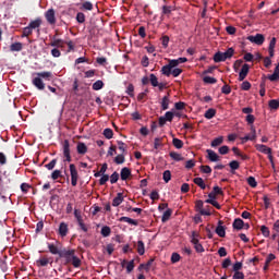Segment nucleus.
<instances>
[{
	"instance_id": "nucleus-1",
	"label": "nucleus",
	"mask_w": 279,
	"mask_h": 279,
	"mask_svg": "<svg viewBox=\"0 0 279 279\" xmlns=\"http://www.w3.org/2000/svg\"><path fill=\"white\" fill-rule=\"evenodd\" d=\"M60 258L65 267H70V265L75 269H80L82 267V259L77 257V254L73 248L63 247V252L60 253Z\"/></svg>"
},
{
	"instance_id": "nucleus-2",
	"label": "nucleus",
	"mask_w": 279,
	"mask_h": 279,
	"mask_svg": "<svg viewBox=\"0 0 279 279\" xmlns=\"http://www.w3.org/2000/svg\"><path fill=\"white\" fill-rule=\"evenodd\" d=\"M234 56V48H229L226 52L218 51L214 54V62H226Z\"/></svg>"
},
{
	"instance_id": "nucleus-3",
	"label": "nucleus",
	"mask_w": 279,
	"mask_h": 279,
	"mask_svg": "<svg viewBox=\"0 0 279 279\" xmlns=\"http://www.w3.org/2000/svg\"><path fill=\"white\" fill-rule=\"evenodd\" d=\"M63 162H72L73 158L71 157V143L69 140L63 141Z\"/></svg>"
},
{
	"instance_id": "nucleus-4",
	"label": "nucleus",
	"mask_w": 279,
	"mask_h": 279,
	"mask_svg": "<svg viewBox=\"0 0 279 279\" xmlns=\"http://www.w3.org/2000/svg\"><path fill=\"white\" fill-rule=\"evenodd\" d=\"M48 25H56L58 20L56 19V10L53 8L48 9L44 14Z\"/></svg>"
},
{
	"instance_id": "nucleus-5",
	"label": "nucleus",
	"mask_w": 279,
	"mask_h": 279,
	"mask_svg": "<svg viewBox=\"0 0 279 279\" xmlns=\"http://www.w3.org/2000/svg\"><path fill=\"white\" fill-rule=\"evenodd\" d=\"M70 175L72 186H77V180H80V173L77 172V167L74 163L70 165Z\"/></svg>"
},
{
	"instance_id": "nucleus-6",
	"label": "nucleus",
	"mask_w": 279,
	"mask_h": 279,
	"mask_svg": "<svg viewBox=\"0 0 279 279\" xmlns=\"http://www.w3.org/2000/svg\"><path fill=\"white\" fill-rule=\"evenodd\" d=\"M247 40H250V43H253L254 45L260 46L265 43V35L263 34H256L255 36L251 35L247 37Z\"/></svg>"
},
{
	"instance_id": "nucleus-7",
	"label": "nucleus",
	"mask_w": 279,
	"mask_h": 279,
	"mask_svg": "<svg viewBox=\"0 0 279 279\" xmlns=\"http://www.w3.org/2000/svg\"><path fill=\"white\" fill-rule=\"evenodd\" d=\"M196 210L199 213V215H203L205 217H210L211 213L210 210L204 209V202L203 201H197L195 204Z\"/></svg>"
},
{
	"instance_id": "nucleus-8",
	"label": "nucleus",
	"mask_w": 279,
	"mask_h": 279,
	"mask_svg": "<svg viewBox=\"0 0 279 279\" xmlns=\"http://www.w3.org/2000/svg\"><path fill=\"white\" fill-rule=\"evenodd\" d=\"M255 149L259 151V154H265L266 156H268V154H272L271 148L265 144H255Z\"/></svg>"
},
{
	"instance_id": "nucleus-9",
	"label": "nucleus",
	"mask_w": 279,
	"mask_h": 279,
	"mask_svg": "<svg viewBox=\"0 0 279 279\" xmlns=\"http://www.w3.org/2000/svg\"><path fill=\"white\" fill-rule=\"evenodd\" d=\"M215 232L220 236V239H226V227H223V220L218 221Z\"/></svg>"
},
{
	"instance_id": "nucleus-10",
	"label": "nucleus",
	"mask_w": 279,
	"mask_h": 279,
	"mask_svg": "<svg viewBox=\"0 0 279 279\" xmlns=\"http://www.w3.org/2000/svg\"><path fill=\"white\" fill-rule=\"evenodd\" d=\"M58 234L59 236H62V239L69 234V225L66 222H61L59 225Z\"/></svg>"
},
{
	"instance_id": "nucleus-11",
	"label": "nucleus",
	"mask_w": 279,
	"mask_h": 279,
	"mask_svg": "<svg viewBox=\"0 0 279 279\" xmlns=\"http://www.w3.org/2000/svg\"><path fill=\"white\" fill-rule=\"evenodd\" d=\"M247 73H250V64L245 63L242 65V69L239 73V82H243V80L247 77Z\"/></svg>"
},
{
	"instance_id": "nucleus-12",
	"label": "nucleus",
	"mask_w": 279,
	"mask_h": 279,
	"mask_svg": "<svg viewBox=\"0 0 279 279\" xmlns=\"http://www.w3.org/2000/svg\"><path fill=\"white\" fill-rule=\"evenodd\" d=\"M64 45H66V41H64L63 39H58L56 38V36L52 38L50 43V47H56L57 49H63Z\"/></svg>"
},
{
	"instance_id": "nucleus-13",
	"label": "nucleus",
	"mask_w": 279,
	"mask_h": 279,
	"mask_svg": "<svg viewBox=\"0 0 279 279\" xmlns=\"http://www.w3.org/2000/svg\"><path fill=\"white\" fill-rule=\"evenodd\" d=\"M40 25H43V20L40 17H37L35 21H32L29 24H28V27L31 29H37V33L40 34Z\"/></svg>"
},
{
	"instance_id": "nucleus-14",
	"label": "nucleus",
	"mask_w": 279,
	"mask_h": 279,
	"mask_svg": "<svg viewBox=\"0 0 279 279\" xmlns=\"http://www.w3.org/2000/svg\"><path fill=\"white\" fill-rule=\"evenodd\" d=\"M120 178L123 181L130 180V178H132V170H130V168L128 167L122 168L120 172Z\"/></svg>"
},
{
	"instance_id": "nucleus-15",
	"label": "nucleus",
	"mask_w": 279,
	"mask_h": 279,
	"mask_svg": "<svg viewBox=\"0 0 279 279\" xmlns=\"http://www.w3.org/2000/svg\"><path fill=\"white\" fill-rule=\"evenodd\" d=\"M76 151L80 156H84L88 153V146H86L83 142H78L76 145Z\"/></svg>"
},
{
	"instance_id": "nucleus-16",
	"label": "nucleus",
	"mask_w": 279,
	"mask_h": 279,
	"mask_svg": "<svg viewBox=\"0 0 279 279\" xmlns=\"http://www.w3.org/2000/svg\"><path fill=\"white\" fill-rule=\"evenodd\" d=\"M48 250L50 254L58 255L59 258H60V253L64 252V248H58V246H56V244L53 243H48Z\"/></svg>"
},
{
	"instance_id": "nucleus-17",
	"label": "nucleus",
	"mask_w": 279,
	"mask_h": 279,
	"mask_svg": "<svg viewBox=\"0 0 279 279\" xmlns=\"http://www.w3.org/2000/svg\"><path fill=\"white\" fill-rule=\"evenodd\" d=\"M207 158L210 162H219V155L213 149H207Z\"/></svg>"
},
{
	"instance_id": "nucleus-18",
	"label": "nucleus",
	"mask_w": 279,
	"mask_h": 279,
	"mask_svg": "<svg viewBox=\"0 0 279 279\" xmlns=\"http://www.w3.org/2000/svg\"><path fill=\"white\" fill-rule=\"evenodd\" d=\"M232 226L234 230H243V228H245V222L241 218H235Z\"/></svg>"
},
{
	"instance_id": "nucleus-19",
	"label": "nucleus",
	"mask_w": 279,
	"mask_h": 279,
	"mask_svg": "<svg viewBox=\"0 0 279 279\" xmlns=\"http://www.w3.org/2000/svg\"><path fill=\"white\" fill-rule=\"evenodd\" d=\"M191 243L194 244V248L198 254L205 252L204 246L202 245V243H199V239L191 240Z\"/></svg>"
},
{
	"instance_id": "nucleus-20",
	"label": "nucleus",
	"mask_w": 279,
	"mask_h": 279,
	"mask_svg": "<svg viewBox=\"0 0 279 279\" xmlns=\"http://www.w3.org/2000/svg\"><path fill=\"white\" fill-rule=\"evenodd\" d=\"M40 80H46V82H51L53 80V73L51 72H39L36 74Z\"/></svg>"
},
{
	"instance_id": "nucleus-21",
	"label": "nucleus",
	"mask_w": 279,
	"mask_h": 279,
	"mask_svg": "<svg viewBox=\"0 0 279 279\" xmlns=\"http://www.w3.org/2000/svg\"><path fill=\"white\" fill-rule=\"evenodd\" d=\"M33 84L36 86V88H38V90H45V83L39 76L33 80Z\"/></svg>"
},
{
	"instance_id": "nucleus-22",
	"label": "nucleus",
	"mask_w": 279,
	"mask_h": 279,
	"mask_svg": "<svg viewBox=\"0 0 279 279\" xmlns=\"http://www.w3.org/2000/svg\"><path fill=\"white\" fill-rule=\"evenodd\" d=\"M171 215H173V209L168 208L161 217L162 223H167L171 219Z\"/></svg>"
},
{
	"instance_id": "nucleus-23",
	"label": "nucleus",
	"mask_w": 279,
	"mask_h": 279,
	"mask_svg": "<svg viewBox=\"0 0 279 279\" xmlns=\"http://www.w3.org/2000/svg\"><path fill=\"white\" fill-rule=\"evenodd\" d=\"M169 104L171 100L169 99V94L163 96L161 99V110H169Z\"/></svg>"
},
{
	"instance_id": "nucleus-24",
	"label": "nucleus",
	"mask_w": 279,
	"mask_h": 279,
	"mask_svg": "<svg viewBox=\"0 0 279 279\" xmlns=\"http://www.w3.org/2000/svg\"><path fill=\"white\" fill-rule=\"evenodd\" d=\"M121 204H123V193H118L117 197H114L112 201V206L117 207L121 206Z\"/></svg>"
},
{
	"instance_id": "nucleus-25",
	"label": "nucleus",
	"mask_w": 279,
	"mask_h": 279,
	"mask_svg": "<svg viewBox=\"0 0 279 279\" xmlns=\"http://www.w3.org/2000/svg\"><path fill=\"white\" fill-rule=\"evenodd\" d=\"M119 221H122L124 223H130V226H138V221L137 220H134V219H132L130 217H125V216L121 217L119 219Z\"/></svg>"
},
{
	"instance_id": "nucleus-26",
	"label": "nucleus",
	"mask_w": 279,
	"mask_h": 279,
	"mask_svg": "<svg viewBox=\"0 0 279 279\" xmlns=\"http://www.w3.org/2000/svg\"><path fill=\"white\" fill-rule=\"evenodd\" d=\"M194 184H196V186H199V189H202V191H206V183H204V179L202 178H195L193 180Z\"/></svg>"
},
{
	"instance_id": "nucleus-27",
	"label": "nucleus",
	"mask_w": 279,
	"mask_h": 279,
	"mask_svg": "<svg viewBox=\"0 0 279 279\" xmlns=\"http://www.w3.org/2000/svg\"><path fill=\"white\" fill-rule=\"evenodd\" d=\"M173 69L170 68L169 64H166L161 68V73L162 75H166V77H170L171 76V73H172Z\"/></svg>"
},
{
	"instance_id": "nucleus-28",
	"label": "nucleus",
	"mask_w": 279,
	"mask_h": 279,
	"mask_svg": "<svg viewBox=\"0 0 279 279\" xmlns=\"http://www.w3.org/2000/svg\"><path fill=\"white\" fill-rule=\"evenodd\" d=\"M172 145L173 147H175V149H182V147H184V142H182V140L174 137L172 140Z\"/></svg>"
},
{
	"instance_id": "nucleus-29",
	"label": "nucleus",
	"mask_w": 279,
	"mask_h": 279,
	"mask_svg": "<svg viewBox=\"0 0 279 279\" xmlns=\"http://www.w3.org/2000/svg\"><path fill=\"white\" fill-rule=\"evenodd\" d=\"M169 156H170V158H172V160H175L177 162L184 160V157H182L181 154L175 153V151H170Z\"/></svg>"
},
{
	"instance_id": "nucleus-30",
	"label": "nucleus",
	"mask_w": 279,
	"mask_h": 279,
	"mask_svg": "<svg viewBox=\"0 0 279 279\" xmlns=\"http://www.w3.org/2000/svg\"><path fill=\"white\" fill-rule=\"evenodd\" d=\"M10 51H23V44L22 43L11 44Z\"/></svg>"
},
{
	"instance_id": "nucleus-31",
	"label": "nucleus",
	"mask_w": 279,
	"mask_h": 279,
	"mask_svg": "<svg viewBox=\"0 0 279 279\" xmlns=\"http://www.w3.org/2000/svg\"><path fill=\"white\" fill-rule=\"evenodd\" d=\"M137 253L140 256H143L145 254V243L143 240L137 241Z\"/></svg>"
},
{
	"instance_id": "nucleus-32",
	"label": "nucleus",
	"mask_w": 279,
	"mask_h": 279,
	"mask_svg": "<svg viewBox=\"0 0 279 279\" xmlns=\"http://www.w3.org/2000/svg\"><path fill=\"white\" fill-rule=\"evenodd\" d=\"M32 34H34L33 28H31L29 26H26L23 28L22 38H27V37L32 36Z\"/></svg>"
},
{
	"instance_id": "nucleus-33",
	"label": "nucleus",
	"mask_w": 279,
	"mask_h": 279,
	"mask_svg": "<svg viewBox=\"0 0 279 279\" xmlns=\"http://www.w3.org/2000/svg\"><path fill=\"white\" fill-rule=\"evenodd\" d=\"M104 86H105L104 81L98 80V81H96V82L92 85V88H93V90H101V88H104Z\"/></svg>"
},
{
	"instance_id": "nucleus-34",
	"label": "nucleus",
	"mask_w": 279,
	"mask_h": 279,
	"mask_svg": "<svg viewBox=\"0 0 279 279\" xmlns=\"http://www.w3.org/2000/svg\"><path fill=\"white\" fill-rule=\"evenodd\" d=\"M268 106H269L270 110H278L279 100L278 99H271V100H269Z\"/></svg>"
},
{
	"instance_id": "nucleus-35",
	"label": "nucleus",
	"mask_w": 279,
	"mask_h": 279,
	"mask_svg": "<svg viewBox=\"0 0 279 279\" xmlns=\"http://www.w3.org/2000/svg\"><path fill=\"white\" fill-rule=\"evenodd\" d=\"M215 114H217V110L210 108L205 112L204 117L205 119H214Z\"/></svg>"
},
{
	"instance_id": "nucleus-36",
	"label": "nucleus",
	"mask_w": 279,
	"mask_h": 279,
	"mask_svg": "<svg viewBox=\"0 0 279 279\" xmlns=\"http://www.w3.org/2000/svg\"><path fill=\"white\" fill-rule=\"evenodd\" d=\"M229 167L231 169V173H234V171H236V169H239V167H241V163H239V161H236V160H232L229 163Z\"/></svg>"
},
{
	"instance_id": "nucleus-37",
	"label": "nucleus",
	"mask_w": 279,
	"mask_h": 279,
	"mask_svg": "<svg viewBox=\"0 0 279 279\" xmlns=\"http://www.w3.org/2000/svg\"><path fill=\"white\" fill-rule=\"evenodd\" d=\"M56 165H58V159H52L49 163L45 165L48 171H53L56 169Z\"/></svg>"
},
{
	"instance_id": "nucleus-38",
	"label": "nucleus",
	"mask_w": 279,
	"mask_h": 279,
	"mask_svg": "<svg viewBox=\"0 0 279 279\" xmlns=\"http://www.w3.org/2000/svg\"><path fill=\"white\" fill-rule=\"evenodd\" d=\"M267 80H269V82H278L279 81V72L274 71L272 74H268Z\"/></svg>"
},
{
	"instance_id": "nucleus-39",
	"label": "nucleus",
	"mask_w": 279,
	"mask_h": 279,
	"mask_svg": "<svg viewBox=\"0 0 279 279\" xmlns=\"http://www.w3.org/2000/svg\"><path fill=\"white\" fill-rule=\"evenodd\" d=\"M175 11V7L173 5H163L162 14H171V12Z\"/></svg>"
},
{
	"instance_id": "nucleus-40",
	"label": "nucleus",
	"mask_w": 279,
	"mask_h": 279,
	"mask_svg": "<svg viewBox=\"0 0 279 279\" xmlns=\"http://www.w3.org/2000/svg\"><path fill=\"white\" fill-rule=\"evenodd\" d=\"M149 82L151 84V86H154V88L158 87V77L156 76V74H150L149 75Z\"/></svg>"
},
{
	"instance_id": "nucleus-41",
	"label": "nucleus",
	"mask_w": 279,
	"mask_h": 279,
	"mask_svg": "<svg viewBox=\"0 0 279 279\" xmlns=\"http://www.w3.org/2000/svg\"><path fill=\"white\" fill-rule=\"evenodd\" d=\"M114 162H116V165H123V162H125V155H123V153H122V154L116 156Z\"/></svg>"
},
{
	"instance_id": "nucleus-42",
	"label": "nucleus",
	"mask_w": 279,
	"mask_h": 279,
	"mask_svg": "<svg viewBox=\"0 0 279 279\" xmlns=\"http://www.w3.org/2000/svg\"><path fill=\"white\" fill-rule=\"evenodd\" d=\"M222 143H223V136L216 137L211 142V147H219V145H221Z\"/></svg>"
},
{
	"instance_id": "nucleus-43",
	"label": "nucleus",
	"mask_w": 279,
	"mask_h": 279,
	"mask_svg": "<svg viewBox=\"0 0 279 279\" xmlns=\"http://www.w3.org/2000/svg\"><path fill=\"white\" fill-rule=\"evenodd\" d=\"M112 232V229H110V227L105 226L101 228L100 234H102L104 236H110Z\"/></svg>"
},
{
	"instance_id": "nucleus-44",
	"label": "nucleus",
	"mask_w": 279,
	"mask_h": 279,
	"mask_svg": "<svg viewBox=\"0 0 279 279\" xmlns=\"http://www.w3.org/2000/svg\"><path fill=\"white\" fill-rule=\"evenodd\" d=\"M104 136H105V138H108V141H110V138H112V136H114V132L112 131V129H105Z\"/></svg>"
},
{
	"instance_id": "nucleus-45",
	"label": "nucleus",
	"mask_w": 279,
	"mask_h": 279,
	"mask_svg": "<svg viewBox=\"0 0 279 279\" xmlns=\"http://www.w3.org/2000/svg\"><path fill=\"white\" fill-rule=\"evenodd\" d=\"M204 84H217V78L213 76H205L203 77Z\"/></svg>"
},
{
	"instance_id": "nucleus-46",
	"label": "nucleus",
	"mask_w": 279,
	"mask_h": 279,
	"mask_svg": "<svg viewBox=\"0 0 279 279\" xmlns=\"http://www.w3.org/2000/svg\"><path fill=\"white\" fill-rule=\"evenodd\" d=\"M247 184L252 187V189H256V186H258V183L256 182V179L254 177H248L247 178Z\"/></svg>"
},
{
	"instance_id": "nucleus-47",
	"label": "nucleus",
	"mask_w": 279,
	"mask_h": 279,
	"mask_svg": "<svg viewBox=\"0 0 279 279\" xmlns=\"http://www.w3.org/2000/svg\"><path fill=\"white\" fill-rule=\"evenodd\" d=\"M81 10H87L88 12H92L93 4L90 3V1H85L83 2Z\"/></svg>"
},
{
	"instance_id": "nucleus-48",
	"label": "nucleus",
	"mask_w": 279,
	"mask_h": 279,
	"mask_svg": "<svg viewBox=\"0 0 279 279\" xmlns=\"http://www.w3.org/2000/svg\"><path fill=\"white\" fill-rule=\"evenodd\" d=\"M221 93L222 95H230V93H232V87L225 83V85L221 88Z\"/></svg>"
},
{
	"instance_id": "nucleus-49",
	"label": "nucleus",
	"mask_w": 279,
	"mask_h": 279,
	"mask_svg": "<svg viewBox=\"0 0 279 279\" xmlns=\"http://www.w3.org/2000/svg\"><path fill=\"white\" fill-rule=\"evenodd\" d=\"M76 21L77 23H86V15L83 12H78L76 14Z\"/></svg>"
},
{
	"instance_id": "nucleus-50",
	"label": "nucleus",
	"mask_w": 279,
	"mask_h": 279,
	"mask_svg": "<svg viewBox=\"0 0 279 279\" xmlns=\"http://www.w3.org/2000/svg\"><path fill=\"white\" fill-rule=\"evenodd\" d=\"M243 65V60L239 59L233 63V70L235 73H239V70Z\"/></svg>"
},
{
	"instance_id": "nucleus-51",
	"label": "nucleus",
	"mask_w": 279,
	"mask_h": 279,
	"mask_svg": "<svg viewBox=\"0 0 279 279\" xmlns=\"http://www.w3.org/2000/svg\"><path fill=\"white\" fill-rule=\"evenodd\" d=\"M162 147V137H156L154 141V149Z\"/></svg>"
},
{
	"instance_id": "nucleus-52",
	"label": "nucleus",
	"mask_w": 279,
	"mask_h": 279,
	"mask_svg": "<svg viewBox=\"0 0 279 279\" xmlns=\"http://www.w3.org/2000/svg\"><path fill=\"white\" fill-rule=\"evenodd\" d=\"M163 182H166V184H168V182H171V171L170 170L163 171Z\"/></svg>"
},
{
	"instance_id": "nucleus-53",
	"label": "nucleus",
	"mask_w": 279,
	"mask_h": 279,
	"mask_svg": "<svg viewBox=\"0 0 279 279\" xmlns=\"http://www.w3.org/2000/svg\"><path fill=\"white\" fill-rule=\"evenodd\" d=\"M134 259H132L126 264V274H132V271H134Z\"/></svg>"
},
{
	"instance_id": "nucleus-54",
	"label": "nucleus",
	"mask_w": 279,
	"mask_h": 279,
	"mask_svg": "<svg viewBox=\"0 0 279 279\" xmlns=\"http://www.w3.org/2000/svg\"><path fill=\"white\" fill-rule=\"evenodd\" d=\"M118 149H120L122 154H125V151H128V146L125 143L118 141Z\"/></svg>"
},
{
	"instance_id": "nucleus-55",
	"label": "nucleus",
	"mask_w": 279,
	"mask_h": 279,
	"mask_svg": "<svg viewBox=\"0 0 279 279\" xmlns=\"http://www.w3.org/2000/svg\"><path fill=\"white\" fill-rule=\"evenodd\" d=\"M110 182L111 184H117V182H119V172L116 171L110 175Z\"/></svg>"
},
{
	"instance_id": "nucleus-56",
	"label": "nucleus",
	"mask_w": 279,
	"mask_h": 279,
	"mask_svg": "<svg viewBox=\"0 0 279 279\" xmlns=\"http://www.w3.org/2000/svg\"><path fill=\"white\" fill-rule=\"evenodd\" d=\"M260 232L263 234V236H265L266 239L269 236L270 232H269V228L267 226H262L260 227Z\"/></svg>"
},
{
	"instance_id": "nucleus-57",
	"label": "nucleus",
	"mask_w": 279,
	"mask_h": 279,
	"mask_svg": "<svg viewBox=\"0 0 279 279\" xmlns=\"http://www.w3.org/2000/svg\"><path fill=\"white\" fill-rule=\"evenodd\" d=\"M163 117L166 118V121H169V123H171V121H173V117H175V113H173L172 111H167Z\"/></svg>"
},
{
	"instance_id": "nucleus-58",
	"label": "nucleus",
	"mask_w": 279,
	"mask_h": 279,
	"mask_svg": "<svg viewBox=\"0 0 279 279\" xmlns=\"http://www.w3.org/2000/svg\"><path fill=\"white\" fill-rule=\"evenodd\" d=\"M230 265H232V259H230V257L223 259L221 267L222 269H228V267H230Z\"/></svg>"
},
{
	"instance_id": "nucleus-59",
	"label": "nucleus",
	"mask_w": 279,
	"mask_h": 279,
	"mask_svg": "<svg viewBox=\"0 0 279 279\" xmlns=\"http://www.w3.org/2000/svg\"><path fill=\"white\" fill-rule=\"evenodd\" d=\"M126 94H128L129 97H134V85L133 84L128 85Z\"/></svg>"
},
{
	"instance_id": "nucleus-60",
	"label": "nucleus",
	"mask_w": 279,
	"mask_h": 279,
	"mask_svg": "<svg viewBox=\"0 0 279 279\" xmlns=\"http://www.w3.org/2000/svg\"><path fill=\"white\" fill-rule=\"evenodd\" d=\"M250 88H252V83H250L248 81H244V82L241 84V89H242V90H250Z\"/></svg>"
},
{
	"instance_id": "nucleus-61",
	"label": "nucleus",
	"mask_w": 279,
	"mask_h": 279,
	"mask_svg": "<svg viewBox=\"0 0 279 279\" xmlns=\"http://www.w3.org/2000/svg\"><path fill=\"white\" fill-rule=\"evenodd\" d=\"M102 177L99 180V184L100 186H104V184H106V182H108V180H110V175L108 174H101Z\"/></svg>"
},
{
	"instance_id": "nucleus-62",
	"label": "nucleus",
	"mask_w": 279,
	"mask_h": 279,
	"mask_svg": "<svg viewBox=\"0 0 279 279\" xmlns=\"http://www.w3.org/2000/svg\"><path fill=\"white\" fill-rule=\"evenodd\" d=\"M241 269H243V263H242V262H236V263L233 265V271H234V272H238V271H241Z\"/></svg>"
},
{
	"instance_id": "nucleus-63",
	"label": "nucleus",
	"mask_w": 279,
	"mask_h": 279,
	"mask_svg": "<svg viewBox=\"0 0 279 279\" xmlns=\"http://www.w3.org/2000/svg\"><path fill=\"white\" fill-rule=\"evenodd\" d=\"M180 258H181L180 254L172 253V255H171V263H173V264L180 263Z\"/></svg>"
},
{
	"instance_id": "nucleus-64",
	"label": "nucleus",
	"mask_w": 279,
	"mask_h": 279,
	"mask_svg": "<svg viewBox=\"0 0 279 279\" xmlns=\"http://www.w3.org/2000/svg\"><path fill=\"white\" fill-rule=\"evenodd\" d=\"M233 279H245V274H243L242 271H238L233 274Z\"/></svg>"
}]
</instances>
